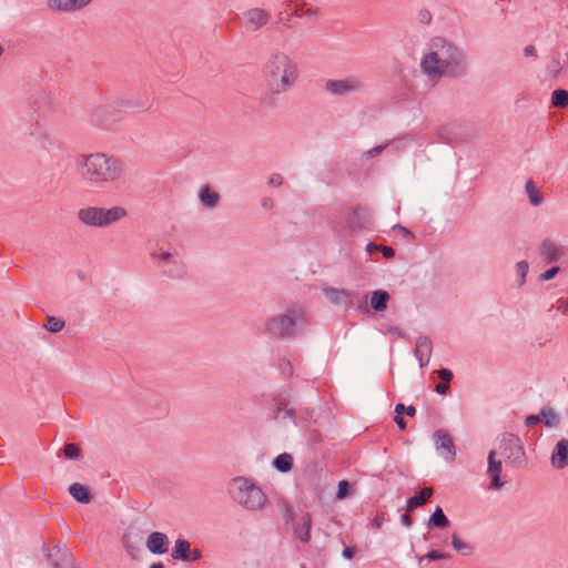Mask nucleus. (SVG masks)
I'll return each instance as SVG.
<instances>
[{"mask_svg":"<svg viewBox=\"0 0 568 568\" xmlns=\"http://www.w3.org/2000/svg\"><path fill=\"white\" fill-rule=\"evenodd\" d=\"M128 216L123 206L101 207L85 206L78 211L77 217L81 224L89 227H109Z\"/></svg>","mask_w":568,"mask_h":568,"instance_id":"nucleus-6","label":"nucleus"},{"mask_svg":"<svg viewBox=\"0 0 568 568\" xmlns=\"http://www.w3.org/2000/svg\"><path fill=\"white\" fill-rule=\"evenodd\" d=\"M559 271H560V268L558 266H552L551 268L541 273L539 278H540V281H549V280L554 278L559 273Z\"/></svg>","mask_w":568,"mask_h":568,"instance_id":"nucleus-42","label":"nucleus"},{"mask_svg":"<svg viewBox=\"0 0 568 568\" xmlns=\"http://www.w3.org/2000/svg\"><path fill=\"white\" fill-rule=\"evenodd\" d=\"M539 253L547 263H557L565 255L566 250L552 240L545 239L539 246Z\"/></svg>","mask_w":568,"mask_h":568,"instance_id":"nucleus-14","label":"nucleus"},{"mask_svg":"<svg viewBox=\"0 0 568 568\" xmlns=\"http://www.w3.org/2000/svg\"><path fill=\"white\" fill-rule=\"evenodd\" d=\"M414 353L419 363V366L425 367L429 363L433 353V344L430 338L427 336H419L416 339Z\"/></svg>","mask_w":568,"mask_h":568,"instance_id":"nucleus-16","label":"nucleus"},{"mask_svg":"<svg viewBox=\"0 0 568 568\" xmlns=\"http://www.w3.org/2000/svg\"><path fill=\"white\" fill-rule=\"evenodd\" d=\"M202 558V551L197 548L189 550V561H196Z\"/></svg>","mask_w":568,"mask_h":568,"instance_id":"nucleus-49","label":"nucleus"},{"mask_svg":"<svg viewBox=\"0 0 568 568\" xmlns=\"http://www.w3.org/2000/svg\"><path fill=\"white\" fill-rule=\"evenodd\" d=\"M449 526V520L447 516L444 514L443 509L440 507H436L434 513L430 515L427 527L429 529L433 528H446Z\"/></svg>","mask_w":568,"mask_h":568,"instance_id":"nucleus-25","label":"nucleus"},{"mask_svg":"<svg viewBox=\"0 0 568 568\" xmlns=\"http://www.w3.org/2000/svg\"><path fill=\"white\" fill-rule=\"evenodd\" d=\"M395 413L397 415H403L404 413L407 414L408 416H415L416 414V408L414 406H405L404 404L402 403H398L396 406H395Z\"/></svg>","mask_w":568,"mask_h":568,"instance_id":"nucleus-39","label":"nucleus"},{"mask_svg":"<svg viewBox=\"0 0 568 568\" xmlns=\"http://www.w3.org/2000/svg\"><path fill=\"white\" fill-rule=\"evenodd\" d=\"M373 225L372 211L362 205L353 209L352 213L333 222V230L338 237L347 240L363 231L371 230Z\"/></svg>","mask_w":568,"mask_h":568,"instance_id":"nucleus-5","label":"nucleus"},{"mask_svg":"<svg viewBox=\"0 0 568 568\" xmlns=\"http://www.w3.org/2000/svg\"><path fill=\"white\" fill-rule=\"evenodd\" d=\"M540 422L547 427H551L559 423V416L551 407H544L540 409Z\"/></svg>","mask_w":568,"mask_h":568,"instance_id":"nucleus-30","label":"nucleus"},{"mask_svg":"<svg viewBox=\"0 0 568 568\" xmlns=\"http://www.w3.org/2000/svg\"><path fill=\"white\" fill-rule=\"evenodd\" d=\"M437 375L443 382L448 384L453 379V373L448 368H440L439 371H437Z\"/></svg>","mask_w":568,"mask_h":568,"instance_id":"nucleus-43","label":"nucleus"},{"mask_svg":"<svg viewBox=\"0 0 568 568\" xmlns=\"http://www.w3.org/2000/svg\"><path fill=\"white\" fill-rule=\"evenodd\" d=\"M419 20L424 23H429L432 20V14L428 10H420L419 12Z\"/></svg>","mask_w":568,"mask_h":568,"instance_id":"nucleus-55","label":"nucleus"},{"mask_svg":"<svg viewBox=\"0 0 568 568\" xmlns=\"http://www.w3.org/2000/svg\"><path fill=\"white\" fill-rule=\"evenodd\" d=\"M302 322V311L296 307L288 308L286 314L271 317L266 323V331L275 337H291L296 334L297 326Z\"/></svg>","mask_w":568,"mask_h":568,"instance_id":"nucleus-7","label":"nucleus"},{"mask_svg":"<svg viewBox=\"0 0 568 568\" xmlns=\"http://www.w3.org/2000/svg\"><path fill=\"white\" fill-rule=\"evenodd\" d=\"M452 545H453L454 549L456 551H458L459 554H462L463 556H470L473 554V550H474L473 546L469 545L468 542L462 540L456 535L452 536Z\"/></svg>","mask_w":568,"mask_h":568,"instance_id":"nucleus-33","label":"nucleus"},{"mask_svg":"<svg viewBox=\"0 0 568 568\" xmlns=\"http://www.w3.org/2000/svg\"><path fill=\"white\" fill-rule=\"evenodd\" d=\"M325 91L334 97H345L352 93L362 92L365 83L357 75H349L343 79H331L325 82Z\"/></svg>","mask_w":568,"mask_h":568,"instance_id":"nucleus-10","label":"nucleus"},{"mask_svg":"<svg viewBox=\"0 0 568 568\" xmlns=\"http://www.w3.org/2000/svg\"><path fill=\"white\" fill-rule=\"evenodd\" d=\"M47 322L44 327L51 333H58L64 327V321L54 316H48Z\"/></svg>","mask_w":568,"mask_h":568,"instance_id":"nucleus-36","label":"nucleus"},{"mask_svg":"<svg viewBox=\"0 0 568 568\" xmlns=\"http://www.w3.org/2000/svg\"><path fill=\"white\" fill-rule=\"evenodd\" d=\"M551 463L558 469H562L568 465V440L561 439L557 443L551 456Z\"/></svg>","mask_w":568,"mask_h":568,"instance_id":"nucleus-20","label":"nucleus"},{"mask_svg":"<svg viewBox=\"0 0 568 568\" xmlns=\"http://www.w3.org/2000/svg\"><path fill=\"white\" fill-rule=\"evenodd\" d=\"M92 0H49V7L59 11H77L88 6Z\"/></svg>","mask_w":568,"mask_h":568,"instance_id":"nucleus-21","label":"nucleus"},{"mask_svg":"<svg viewBox=\"0 0 568 568\" xmlns=\"http://www.w3.org/2000/svg\"><path fill=\"white\" fill-rule=\"evenodd\" d=\"M394 422L396 423L399 429L404 430L406 428V422L402 415L396 414Z\"/></svg>","mask_w":568,"mask_h":568,"instance_id":"nucleus-57","label":"nucleus"},{"mask_svg":"<svg viewBox=\"0 0 568 568\" xmlns=\"http://www.w3.org/2000/svg\"><path fill=\"white\" fill-rule=\"evenodd\" d=\"M63 453L68 459L78 460L81 457L80 446L73 443L65 444Z\"/></svg>","mask_w":568,"mask_h":568,"instance_id":"nucleus-35","label":"nucleus"},{"mask_svg":"<svg viewBox=\"0 0 568 568\" xmlns=\"http://www.w3.org/2000/svg\"><path fill=\"white\" fill-rule=\"evenodd\" d=\"M423 73L432 81L440 78L459 79L467 74L468 63L464 53L452 42L435 37L429 51L420 60Z\"/></svg>","mask_w":568,"mask_h":568,"instance_id":"nucleus-2","label":"nucleus"},{"mask_svg":"<svg viewBox=\"0 0 568 568\" xmlns=\"http://www.w3.org/2000/svg\"><path fill=\"white\" fill-rule=\"evenodd\" d=\"M75 168L80 181L91 189L118 185L125 172L120 158L102 151L78 154Z\"/></svg>","mask_w":568,"mask_h":568,"instance_id":"nucleus-1","label":"nucleus"},{"mask_svg":"<svg viewBox=\"0 0 568 568\" xmlns=\"http://www.w3.org/2000/svg\"><path fill=\"white\" fill-rule=\"evenodd\" d=\"M383 149H384V145L375 146L368 151V154H371L372 156L377 155L378 153L382 152Z\"/></svg>","mask_w":568,"mask_h":568,"instance_id":"nucleus-60","label":"nucleus"},{"mask_svg":"<svg viewBox=\"0 0 568 568\" xmlns=\"http://www.w3.org/2000/svg\"><path fill=\"white\" fill-rule=\"evenodd\" d=\"M536 53H537V51H536V48L534 45L529 44V45H526L524 48V54L526 57H534V55H536Z\"/></svg>","mask_w":568,"mask_h":568,"instance_id":"nucleus-58","label":"nucleus"},{"mask_svg":"<svg viewBox=\"0 0 568 568\" xmlns=\"http://www.w3.org/2000/svg\"><path fill=\"white\" fill-rule=\"evenodd\" d=\"M558 310L564 314L568 315V298L567 300H559L558 301Z\"/></svg>","mask_w":568,"mask_h":568,"instance_id":"nucleus-56","label":"nucleus"},{"mask_svg":"<svg viewBox=\"0 0 568 568\" xmlns=\"http://www.w3.org/2000/svg\"><path fill=\"white\" fill-rule=\"evenodd\" d=\"M400 523L405 526V527H410L413 525V518L410 516V513H408L406 510V514H404L400 518Z\"/></svg>","mask_w":568,"mask_h":568,"instance_id":"nucleus-53","label":"nucleus"},{"mask_svg":"<svg viewBox=\"0 0 568 568\" xmlns=\"http://www.w3.org/2000/svg\"><path fill=\"white\" fill-rule=\"evenodd\" d=\"M501 455L508 464L515 467H523L526 465V453L518 436L508 434L503 438Z\"/></svg>","mask_w":568,"mask_h":568,"instance_id":"nucleus-11","label":"nucleus"},{"mask_svg":"<svg viewBox=\"0 0 568 568\" xmlns=\"http://www.w3.org/2000/svg\"><path fill=\"white\" fill-rule=\"evenodd\" d=\"M148 549L155 555H163L169 550V538L165 534L153 531L146 539Z\"/></svg>","mask_w":568,"mask_h":568,"instance_id":"nucleus-18","label":"nucleus"},{"mask_svg":"<svg viewBox=\"0 0 568 568\" xmlns=\"http://www.w3.org/2000/svg\"><path fill=\"white\" fill-rule=\"evenodd\" d=\"M324 294L332 304L346 308L362 310L367 301L366 295L361 296L354 291L343 288H324Z\"/></svg>","mask_w":568,"mask_h":568,"instance_id":"nucleus-9","label":"nucleus"},{"mask_svg":"<svg viewBox=\"0 0 568 568\" xmlns=\"http://www.w3.org/2000/svg\"><path fill=\"white\" fill-rule=\"evenodd\" d=\"M447 558H449L448 554L440 552L437 550H432V551L427 552L424 557H420L419 561H422L424 559L439 560V559H447Z\"/></svg>","mask_w":568,"mask_h":568,"instance_id":"nucleus-40","label":"nucleus"},{"mask_svg":"<svg viewBox=\"0 0 568 568\" xmlns=\"http://www.w3.org/2000/svg\"><path fill=\"white\" fill-rule=\"evenodd\" d=\"M230 494L233 500L248 510H262L266 504L264 491L251 479L235 477L230 484Z\"/></svg>","mask_w":568,"mask_h":568,"instance_id":"nucleus-4","label":"nucleus"},{"mask_svg":"<svg viewBox=\"0 0 568 568\" xmlns=\"http://www.w3.org/2000/svg\"><path fill=\"white\" fill-rule=\"evenodd\" d=\"M280 368L282 373L285 374L286 376H291L293 373L292 364L287 359H282L280 362Z\"/></svg>","mask_w":568,"mask_h":568,"instance_id":"nucleus-44","label":"nucleus"},{"mask_svg":"<svg viewBox=\"0 0 568 568\" xmlns=\"http://www.w3.org/2000/svg\"><path fill=\"white\" fill-rule=\"evenodd\" d=\"M284 518L286 523L294 520V511L290 505H285L284 508Z\"/></svg>","mask_w":568,"mask_h":568,"instance_id":"nucleus-52","label":"nucleus"},{"mask_svg":"<svg viewBox=\"0 0 568 568\" xmlns=\"http://www.w3.org/2000/svg\"><path fill=\"white\" fill-rule=\"evenodd\" d=\"M366 251L369 254H372L374 252H377V251H379V245L371 242V243L367 244Z\"/></svg>","mask_w":568,"mask_h":568,"instance_id":"nucleus-59","label":"nucleus"},{"mask_svg":"<svg viewBox=\"0 0 568 568\" xmlns=\"http://www.w3.org/2000/svg\"><path fill=\"white\" fill-rule=\"evenodd\" d=\"M348 489H349V485L346 480H342L338 483V489H337V494H336V497L338 499H344L348 496Z\"/></svg>","mask_w":568,"mask_h":568,"instance_id":"nucleus-41","label":"nucleus"},{"mask_svg":"<svg viewBox=\"0 0 568 568\" xmlns=\"http://www.w3.org/2000/svg\"><path fill=\"white\" fill-rule=\"evenodd\" d=\"M150 256L164 275L172 278H183L186 275V266L178 253L154 250Z\"/></svg>","mask_w":568,"mask_h":568,"instance_id":"nucleus-8","label":"nucleus"},{"mask_svg":"<svg viewBox=\"0 0 568 568\" xmlns=\"http://www.w3.org/2000/svg\"><path fill=\"white\" fill-rule=\"evenodd\" d=\"M112 113L113 109L110 105L99 106L92 113L91 121L99 126L109 128L115 121L110 118Z\"/></svg>","mask_w":568,"mask_h":568,"instance_id":"nucleus-22","label":"nucleus"},{"mask_svg":"<svg viewBox=\"0 0 568 568\" xmlns=\"http://www.w3.org/2000/svg\"><path fill=\"white\" fill-rule=\"evenodd\" d=\"M551 67H552L554 70L558 71L560 69L559 61H552Z\"/></svg>","mask_w":568,"mask_h":568,"instance_id":"nucleus-61","label":"nucleus"},{"mask_svg":"<svg viewBox=\"0 0 568 568\" xmlns=\"http://www.w3.org/2000/svg\"><path fill=\"white\" fill-rule=\"evenodd\" d=\"M538 423H540V415H528L525 419V425L527 427H532L535 425H537Z\"/></svg>","mask_w":568,"mask_h":568,"instance_id":"nucleus-46","label":"nucleus"},{"mask_svg":"<svg viewBox=\"0 0 568 568\" xmlns=\"http://www.w3.org/2000/svg\"><path fill=\"white\" fill-rule=\"evenodd\" d=\"M436 449L446 459L454 460L456 457V448L452 436L443 429L436 430L434 434Z\"/></svg>","mask_w":568,"mask_h":568,"instance_id":"nucleus-12","label":"nucleus"},{"mask_svg":"<svg viewBox=\"0 0 568 568\" xmlns=\"http://www.w3.org/2000/svg\"><path fill=\"white\" fill-rule=\"evenodd\" d=\"M270 202H271V201H270L268 199L264 200V201H263V206H264V207H268Z\"/></svg>","mask_w":568,"mask_h":568,"instance_id":"nucleus-64","label":"nucleus"},{"mask_svg":"<svg viewBox=\"0 0 568 568\" xmlns=\"http://www.w3.org/2000/svg\"><path fill=\"white\" fill-rule=\"evenodd\" d=\"M449 389V384L448 383H439L435 386V392L438 393L439 395H445Z\"/></svg>","mask_w":568,"mask_h":568,"instance_id":"nucleus-50","label":"nucleus"},{"mask_svg":"<svg viewBox=\"0 0 568 568\" xmlns=\"http://www.w3.org/2000/svg\"><path fill=\"white\" fill-rule=\"evenodd\" d=\"M388 300L389 294L386 291H375L371 297V305L375 311L382 312L386 310Z\"/></svg>","mask_w":568,"mask_h":568,"instance_id":"nucleus-28","label":"nucleus"},{"mask_svg":"<svg viewBox=\"0 0 568 568\" xmlns=\"http://www.w3.org/2000/svg\"><path fill=\"white\" fill-rule=\"evenodd\" d=\"M247 23L253 31H257L268 23L271 14L261 8H253L245 12Z\"/></svg>","mask_w":568,"mask_h":568,"instance_id":"nucleus-19","label":"nucleus"},{"mask_svg":"<svg viewBox=\"0 0 568 568\" xmlns=\"http://www.w3.org/2000/svg\"><path fill=\"white\" fill-rule=\"evenodd\" d=\"M199 197L202 205L207 209H214L220 201L219 193L213 191L209 185H205L201 189Z\"/></svg>","mask_w":568,"mask_h":568,"instance_id":"nucleus-24","label":"nucleus"},{"mask_svg":"<svg viewBox=\"0 0 568 568\" xmlns=\"http://www.w3.org/2000/svg\"><path fill=\"white\" fill-rule=\"evenodd\" d=\"M312 517L308 513H304L296 523L293 524V534L302 542L311 540Z\"/></svg>","mask_w":568,"mask_h":568,"instance_id":"nucleus-17","label":"nucleus"},{"mask_svg":"<svg viewBox=\"0 0 568 568\" xmlns=\"http://www.w3.org/2000/svg\"><path fill=\"white\" fill-rule=\"evenodd\" d=\"M393 230L400 231V233H403L405 235L407 241H412L414 239V234L408 229H406L405 226H403L400 224L394 225Z\"/></svg>","mask_w":568,"mask_h":568,"instance_id":"nucleus-45","label":"nucleus"},{"mask_svg":"<svg viewBox=\"0 0 568 568\" xmlns=\"http://www.w3.org/2000/svg\"><path fill=\"white\" fill-rule=\"evenodd\" d=\"M297 78V63L284 52L273 53L263 67L265 85L273 94L287 92Z\"/></svg>","mask_w":568,"mask_h":568,"instance_id":"nucleus-3","label":"nucleus"},{"mask_svg":"<svg viewBox=\"0 0 568 568\" xmlns=\"http://www.w3.org/2000/svg\"><path fill=\"white\" fill-rule=\"evenodd\" d=\"M274 418L278 419V418H290L292 419L294 423H296V413L293 408H282V407H278L275 415H274Z\"/></svg>","mask_w":568,"mask_h":568,"instance_id":"nucleus-38","label":"nucleus"},{"mask_svg":"<svg viewBox=\"0 0 568 568\" xmlns=\"http://www.w3.org/2000/svg\"><path fill=\"white\" fill-rule=\"evenodd\" d=\"M487 474L490 477V488L494 490L500 489L505 481L501 480L500 474H501V460L496 459V452L490 450L488 454V467H487Z\"/></svg>","mask_w":568,"mask_h":568,"instance_id":"nucleus-15","label":"nucleus"},{"mask_svg":"<svg viewBox=\"0 0 568 568\" xmlns=\"http://www.w3.org/2000/svg\"><path fill=\"white\" fill-rule=\"evenodd\" d=\"M191 545L185 539H176L174 549L171 554V557L175 560L189 561V550Z\"/></svg>","mask_w":568,"mask_h":568,"instance_id":"nucleus-26","label":"nucleus"},{"mask_svg":"<svg viewBox=\"0 0 568 568\" xmlns=\"http://www.w3.org/2000/svg\"><path fill=\"white\" fill-rule=\"evenodd\" d=\"M273 465L281 473L290 471L293 467V457L287 453L281 454L274 459Z\"/></svg>","mask_w":568,"mask_h":568,"instance_id":"nucleus-29","label":"nucleus"},{"mask_svg":"<svg viewBox=\"0 0 568 568\" xmlns=\"http://www.w3.org/2000/svg\"><path fill=\"white\" fill-rule=\"evenodd\" d=\"M528 271H529V264L527 261H520L516 264V272L519 277L518 286H521L525 284Z\"/></svg>","mask_w":568,"mask_h":568,"instance_id":"nucleus-37","label":"nucleus"},{"mask_svg":"<svg viewBox=\"0 0 568 568\" xmlns=\"http://www.w3.org/2000/svg\"><path fill=\"white\" fill-rule=\"evenodd\" d=\"M434 490L432 487H425L415 496L409 498L406 503V510L412 513L415 508L423 506L433 496Z\"/></svg>","mask_w":568,"mask_h":568,"instance_id":"nucleus-23","label":"nucleus"},{"mask_svg":"<svg viewBox=\"0 0 568 568\" xmlns=\"http://www.w3.org/2000/svg\"><path fill=\"white\" fill-rule=\"evenodd\" d=\"M379 251L386 258H393L395 256V251L390 246L379 245Z\"/></svg>","mask_w":568,"mask_h":568,"instance_id":"nucleus-47","label":"nucleus"},{"mask_svg":"<svg viewBox=\"0 0 568 568\" xmlns=\"http://www.w3.org/2000/svg\"><path fill=\"white\" fill-rule=\"evenodd\" d=\"M551 104L555 108H566L568 105V91L564 89L555 90L551 93Z\"/></svg>","mask_w":568,"mask_h":568,"instance_id":"nucleus-32","label":"nucleus"},{"mask_svg":"<svg viewBox=\"0 0 568 568\" xmlns=\"http://www.w3.org/2000/svg\"><path fill=\"white\" fill-rule=\"evenodd\" d=\"M126 548H128V551L130 552V555L134 558V548L126 545Z\"/></svg>","mask_w":568,"mask_h":568,"instance_id":"nucleus-63","label":"nucleus"},{"mask_svg":"<svg viewBox=\"0 0 568 568\" xmlns=\"http://www.w3.org/2000/svg\"><path fill=\"white\" fill-rule=\"evenodd\" d=\"M47 558L53 568H70L72 566V555L67 547H52L48 550Z\"/></svg>","mask_w":568,"mask_h":568,"instance_id":"nucleus-13","label":"nucleus"},{"mask_svg":"<svg viewBox=\"0 0 568 568\" xmlns=\"http://www.w3.org/2000/svg\"><path fill=\"white\" fill-rule=\"evenodd\" d=\"M283 183V179L280 174H273L268 179V185L271 186H281Z\"/></svg>","mask_w":568,"mask_h":568,"instance_id":"nucleus-48","label":"nucleus"},{"mask_svg":"<svg viewBox=\"0 0 568 568\" xmlns=\"http://www.w3.org/2000/svg\"><path fill=\"white\" fill-rule=\"evenodd\" d=\"M150 568H164V565L162 562H158V564L151 565Z\"/></svg>","mask_w":568,"mask_h":568,"instance_id":"nucleus-62","label":"nucleus"},{"mask_svg":"<svg viewBox=\"0 0 568 568\" xmlns=\"http://www.w3.org/2000/svg\"><path fill=\"white\" fill-rule=\"evenodd\" d=\"M355 552H356L355 547H345L343 550V557L347 560H352L354 558Z\"/></svg>","mask_w":568,"mask_h":568,"instance_id":"nucleus-51","label":"nucleus"},{"mask_svg":"<svg viewBox=\"0 0 568 568\" xmlns=\"http://www.w3.org/2000/svg\"><path fill=\"white\" fill-rule=\"evenodd\" d=\"M69 493L79 503L88 504L91 500V495H90L89 489L79 483L72 484L69 487Z\"/></svg>","mask_w":568,"mask_h":568,"instance_id":"nucleus-27","label":"nucleus"},{"mask_svg":"<svg viewBox=\"0 0 568 568\" xmlns=\"http://www.w3.org/2000/svg\"><path fill=\"white\" fill-rule=\"evenodd\" d=\"M385 518L383 515H377L372 520V526L374 528H381L384 525Z\"/></svg>","mask_w":568,"mask_h":568,"instance_id":"nucleus-54","label":"nucleus"},{"mask_svg":"<svg viewBox=\"0 0 568 568\" xmlns=\"http://www.w3.org/2000/svg\"><path fill=\"white\" fill-rule=\"evenodd\" d=\"M455 129V124H445V125H442L440 128H438L437 130V135H438V139L442 141V142H446V143H449L453 141V131Z\"/></svg>","mask_w":568,"mask_h":568,"instance_id":"nucleus-34","label":"nucleus"},{"mask_svg":"<svg viewBox=\"0 0 568 568\" xmlns=\"http://www.w3.org/2000/svg\"><path fill=\"white\" fill-rule=\"evenodd\" d=\"M525 189L532 205L537 206L542 203V194L536 189L532 180H528L526 182Z\"/></svg>","mask_w":568,"mask_h":568,"instance_id":"nucleus-31","label":"nucleus"}]
</instances>
